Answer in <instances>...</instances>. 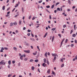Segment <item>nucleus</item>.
Listing matches in <instances>:
<instances>
[{"label": "nucleus", "instance_id": "72a5a7b5", "mask_svg": "<svg viewBox=\"0 0 77 77\" xmlns=\"http://www.w3.org/2000/svg\"><path fill=\"white\" fill-rule=\"evenodd\" d=\"M68 41V39H66V40L65 43H66Z\"/></svg>", "mask_w": 77, "mask_h": 77}, {"label": "nucleus", "instance_id": "4468645a", "mask_svg": "<svg viewBox=\"0 0 77 77\" xmlns=\"http://www.w3.org/2000/svg\"><path fill=\"white\" fill-rule=\"evenodd\" d=\"M60 4V2H57L56 3V4L55 5L56 6H57V5H58Z\"/></svg>", "mask_w": 77, "mask_h": 77}, {"label": "nucleus", "instance_id": "37998d69", "mask_svg": "<svg viewBox=\"0 0 77 77\" xmlns=\"http://www.w3.org/2000/svg\"><path fill=\"white\" fill-rule=\"evenodd\" d=\"M75 59L76 60H77V55H76L75 56Z\"/></svg>", "mask_w": 77, "mask_h": 77}, {"label": "nucleus", "instance_id": "f704fd0d", "mask_svg": "<svg viewBox=\"0 0 77 77\" xmlns=\"http://www.w3.org/2000/svg\"><path fill=\"white\" fill-rule=\"evenodd\" d=\"M26 45H27V46H29V43H26Z\"/></svg>", "mask_w": 77, "mask_h": 77}, {"label": "nucleus", "instance_id": "603ef678", "mask_svg": "<svg viewBox=\"0 0 77 77\" xmlns=\"http://www.w3.org/2000/svg\"><path fill=\"white\" fill-rule=\"evenodd\" d=\"M11 76H12V75H8V77H11Z\"/></svg>", "mask_w": 77, "mask_h": 77}, {"label": "nucleus", "instance_id": "2f4dec72", "mask_svg": "<svg viewBox=\"0 0 77 77\" xmlns=\"http://www.w3.org/2000/svg\"><path fill=\"white\" fill-rule=\"evenodd\" d=\"M33 59H31L29 60V62H33Z\"/></svg>", "mask_w": 77, "mask_h": 77}, {"label": "nucleus", "instance_id": "423d86ee", "mask_svg": "<svg viewBox=\"0 0 77 77\" xmlns=\"http://www.w3.org/2000/svg\"><path fill=\"white\" fill-rule=\"evenodd\" d=\"M23 55H22L20 57V59L21 60H23Z\"/></svg>", "mask_w": 77, "mask_h": 77}, {"label": "nucleus", "instance_id": "6e6552de", "mask_svg": "<svg viewBox=\"0 0 77 77\" xmlns=\"http://www.w3.org/2000/svg\"><path fill=\"white\" fill-rule=\"evenodd\" d=\"M47 32H46V33L45 34V35L43 37L44 38H45V37L47 36V35L48 34Z\"/></svg>", "mask_w": 77, "mask_h": 77}, {"label": "nucleus", "instance_id": "a18cd8bd", "mask_svg": "<svg viewBox=\"0 0 77 77\" xmlns=\"http://www.w3.org/2000/svg\"><path fill=\"white\" fill-rule=\"evenodd\" d=\"M31 17H32V16H31V15H30L29 16V20H30V19L31 18Z\"/></svg>", "mask_w": 77, "mask_h": 77}, {"label": "nucleus", "instance_id": "5701e85b", "mask_svg": "<svg viewBox=\"0 0 77 77\" xmlns=\"http://www.w3.org/2000/svg\"><path fill=\"white\" fill-rule=\"evenodd\" d=\"M18 6V4H17L16 6H15V8H17Z\"/></svg>", "mask_w": 77, "mask_h": 77}, {"label": "nucleus", "instance_id": "69168bd1", "mask_svg": "<svg viewBox=\"0 0 77 77\" xmlns=\"http://www.w3.org/2000/svg\"><path fill=\"white\" fill-rule=\"evenodd\" d=\"M23 30H26V27H24L23 28Z\"/></svg>", "mask_w": 77, "mask_h": 77}, {"label": "nucleus", "instance_id": "864d4df0", "mask_svg": "<svg viewBox=\"0 0 77 77\" xmlns=\"http://www.w3.org/2000/svg\"><path fill=\"white\" fill-rule=\"evenodd\" d=\"M38 71L39 72H40V70H39V69L38 68Z\"/></svg>", "mask_w": 77, "mask_h": 77}, {"label": "nucleus", "instance_id": "79ce46f5", "mask_svg": "<svg viewBox=\"0 0 77 77\" xmlns=\"http://www.w3.org/2000/svg\"><path fill=\"white\" fill-rule=\"evenodd\" d=\"M58 36H60V38H61V34H58Z\"/></svg>", "mask_w": 77, "mask_h": 77}, {"label": "nucleus", "instance_id": "680f3d73", "mask_svg": "<svg viewBox=\"0 0 77 77\" xmlns=\"http://www.w3.org/2000/svg\"><path fill=\"white\" fill-rule=\"evenodd\" d=\"M31 35L32 36V37H34V35H33V34H32V33H31Z\"/></svg>", "mask_w": 77, "mask_h": 77}, {"label": "nucleus", "instance_id": "c03bdc74", "mask_svg": "<svg viewBox=\"0 0 77 77\" xmlns=\"http://www.w3.org/2000/svg\"><path fill=\"white\" fill-rule=\"evenodd\" d=\"M73 30H72H72H71V32H70V34H71V33H72L73 32Z\"/></svg>", "mask_w": 77, "mask_h": 77}, {"label": "nucleus", "instance_id": "4d7b16f0", "mask_svg": "<svg viewBox=\"0 0 77 77\" xmlns=\"http://www.w3.org/2000/svg\"><path fill=\"white\" fill-rule=\"evenodd\" d=\"M27 35H28V36H30V33H28V34H27Z\"/></svg>", "mask_w": 77, "mask_h": 77}, {"label": "nucleus", "instance_id": "1a4fd4ad", "mask_svg": "<svg viewBox=\"0 0 77 77\" xmlns=\"http://www.w3.org/2000/svg\"><path fill=\"white\" fill-rule=\"evenodd\" d=\"M37 51H36L35 52V53H33V55H36V54H37Z\"/></svg>", "mask_w": 77, "mask_h": 77}, {"label": "nucleus", "instance_id": "bf43d9fd", "mask_svg": "<svg viewBox=\"0 0 77 77\" xmlns=\"http://www.w3.org/2000/svg\"><path fill=\"white\" fill-rule=\"evenodd\" d=\"M23 57H26V55L25 54H23Z\"/></svg>", "mask_w": 77, "mask_h": 77}, {"label": "nucleus", "instance_id": "c9c22d12", "mask_svg": "<svg viewBox=\"0 0 77 77\" xmlns=\"http://www.w3.org/2000/svg\"><path fill=\"white\" fill-rule=\"evenodd\" d=\"M47 63L48 65H49V64H50V63H49V61H48V60H47Z\"/></svg>", "mask_w": 77, "mask_h": 77}, {"label": "nucleus", "instance_id": "58836bf2", "mask_svg": "<svg viewBox=\"0 0 77 77\" xmlns=\"http://www.w3.org/2000/svg\"><path fill=\"white\" fill-rule=\"evenodd\" d=\"M74 44H72L71 45V47H74Z\"/></svg>", "mask_w": 77, "mask_h": 77}, {"label": "nucleus", "instance_id": "7c9ffc66", "mask_svg": "<svg viewBox=\"0 0 77 77\" xmlns=\"http://www.w3.org/2000/svg\"><path fill=\"white\" fill-rule=\"evenodd\" d=\"M4 49L5 50H8V48L5 47L4 48Z\"/></svg>", "mask_w": 77, "mask_h": 77}, {"label": "nucleus", "instance_id": "3c124183", "mask_svg": "<svg viewBox=\"0 0 77 77\" xmlns=\"http://www.w3.org/2000/svg\"><path fill=\"white\" fill-rule=\"evenodd\" d=\"M63 66H64V64H63L61 65V67H63Z\"/></svg>", "mask_w": 77, "mask_h": 77}, {"label": "nucleus", "instance_id": "a211bd4d", "mask_svg": "<svg viewBox=\"0 0 77 77\" xmlns=\"http://www.w3.org/2000/svg\"><path fill=\"white\" fill-rule=\"evenodd\" d=\"M8 64L9 65H11V60H9L8 62Z\"/></svg>", "mask_w": 77, "mask_h": 77}, {"label": "nucleus", "instance_id": "9b49d317", "mask_svg": "<svg viewBox=\"0 0 77 77\" xmlns=\"http://www.w3.org/2000/svg\"><path fill=\"white\" fill-rule=\"evenodd\" d=\"M13 48H14V50H15V51H17V48H16L15 47H14Z\"/></svg>", "mask_w": 77, "mask_h": 77}, {"label": "nucleus", "instance_id": "f8f14e48", "mask_svg": "<svg viewBox=\"0 0 77 77\" xmlns=\"http://www.w3.org/2000/svg\"><path fill=\"white\" fill-rule=\"evenodd\" d=\"M52 73L54 75H56V73L53 71H52Z\"/></svg>", "mask_w": 77, "mask_h": 77}, {"label": "nucleus", "instance_id": "473e14b6", "mask_svg": "<svg viewBox=\"0 0 77 77\" xmlns=\"http://www.w3.org/2000/svg\"><path fill=\"white\" fill-rule=\"evenodd\" d=\"M35 69V67L34 66H32V70H33Z\"/></svg>", "mask_w": 77, "mask_h": 77}, {"label": "nucleus", "instance_id": "39448f33", "mask_svg": "<svg viewBox=\"0 0 77 77\" xmlns=\"http://www.w3.org/2000/svg\"><path fill=\"white\" fill-rule=\"evenodd\" d=\"M56 57H54V58L53 60V62H55V60H56Z\"/></svg>", "mask_w": 77, "mask_h": 77}, {"label": "nucleus", "instance_id": "b1692460", "mask_svg": "<svg viewBox=\"0 0 77 77\" xmlns=\"http://www.w3.org/2000/svg\"><path fill=\"white\" fill-rule=\"evenodd\" d=\"M13 26V23H10V26Z\"/></svg>", "mask_w": 77, "mask_h": 77}, {"label": "nucleus", "instance_id": "4c0bfd02", "mask_svg": "<svg viewBox=\"0 0 77 77\" xmlns=\"http://www.w3.org/2000/svg\"><path fill=\"white\" fill-rule=\"evenodd\" d=\"M46 11H47V12H48L49 13H50V11H49L48 10H47V9H46Z\"/></svg>", "mask_w": 77, "mask_h": 77}, {"label": "nucleus", "instance_id": "de8ad7c7", "mask_svg": "<svg viewBox=\"0 0 77 77\" xmlns=\"http://www.w3.org/2000/svg\"><path fill=\"white\" fill-rule=\"evenodd\" d=\"M60 11H62V7H61L60 8Z\"/></svg>", "mask_w": 77, "mask_h": 77}, {"label": "nucleus", "instance_id": "ddd939ff", "mask_svg": "<svg viewBox=\"0 0 77 77\" xmlns=\"http://www.w3.org/2000/svg\"><path fill=\"white\" fill-rule=\"evenodd\" d=\"M5 9V6H4L2 7V10H3V11H4Z\"/></svg>", "mask_w": 77, "mask_h": 77}, {"label": "nucleus", "instance_id": "6e6d98bb", "mask_svg": "<svg viewBox=\"0 0 77 77\" xmlns=\"http://www.w3.org/2000/svg\"><path fill=\"white\" fill-rule=\"evenodd\" d=\"M35 17H34L32 18V20H35Z\"/></svg>", "mask_w": 77, "mask_h": 77}, {"label": "nucleus", "instance_id": "412c9836", "mask_svg": "<svg viewBox=\"0 0 77 77\" xmlns=\"http://www.w3.org/2000/svg\"><path fill=\"white\" fill-rule=\"evenodd\" d=\"M30 39H31V40L32 41H35V40L33 38H30Z\"/></svg>", "mask_w": 77, "mask_h": 77}, {"label": "nucleus", "instance_id": "052dcab7", "mask_svg": "<svg viewBox=\"0 0 77 77\" xmlns=\"http://www.w3.org/2000/svg\"><path fill=\"white\" fill-rule=\"evenodd\" d=\"M1 49L2 50H5V48H3V47H2Z\"/></svg>", "mask_w": 77, "mask_h": 77}, {"label": "nucleus", "instance_id": "7ed1b4c3", "mask_svg": "<svg viewBox=\"0 0 77 77\" xmlns=\"http://www.w3.org/2000/svg\"><path fill=\"white\" fill-rule=\"evenodd\" d=\"M52 55L53 56H57V57H58V55L56 54H52Z\"/></svg>", "mask_w": 77, "mask_h": 77}, {"label": "nucleus", "instance_id": "cd10ccee", "mask_svg": "<svg viewBox=\"0 0 77 77\" xmlns=\"http://www.w3.org/2000/svg\"><path fill=\"white\" fill-rule=\"evenodd\" d=\"M76 36V35H75V34H74L72 35L73 37H75Z\"/></svg>", "mask_w": 77, "mask_h": 77}, {"label": "nucleus", "instance_id": "774afa93", "mask_svg": "<svg viewBox=\"0 0 77 77\" xmlns=\"http://www.w3.org/2000/svg\"><path fill=\"white\" fill-rule=\"evenodd\" d=\"M70 11L71 10L69 9H67V11H68V12H69V11Z\"/></svg>", "mask_w": 77, "mask_h": 77}, {"label": "nucleus", "instance_id": "ea45409f", "mask_svg": "<svg viewBox=\"0 0 77 77\" xmlns=\"http://www.w3.org/2000/svg\"><path fill=\"white\" fill-rule=\"evenodd\" d=\"M57 10L59 11H60V8H57Z\"/></svg>", "mask_w": 77, "mask_h": 77}, {"label": "nucleus", "instance_id": "aec40b11", "mask_svg": "<svg viewBox=\"0 0 77 77\" xmlns=\"http://www.w3.org/2000/svg\"><path fill=\"white\" fill-rule=\"evenodd\" d=\"M56 30V28H53L51 30H53V31H54V30Z\"/></svg>", "mask_w": 77, "mask_h": 77}, {"label": "nucleus", "instance_id": "20e7f679", "mask_svg": "<svg viewBox=\"0 0 77 77\" xmlns=\"http://www.w3.org/2000/svg\"><path fill=\"white\" fill-rule=\"evenodd\" d=\"M46 65H47V64H45V63H43L42 64V66H44V67H45Z\"/></svg>", "mask_w": 77, "mask_h": 77}, {"label": "nucleus", "instance_id": "393cba45", "mask_svg": "<svg viewBox=\"0 0 77 77\" xmlns=\"http://www.w3.org/2000/svg\"><path fill=\"white\" fill-rule=\"evenodd\" d=\"M22 12H24V8H22Z\"/></svg>", "mask_w": 77, "mask_h": 77}, {"label": "nucleus", "instance_id": "f3484780", "mask_svg": "<svg viewBox=\"0 0 77 77\" xmlns=\"http://www.w3.org/2000/svg\"><path fill=\"white\" fill-rule=\"evenodd\" d=\"M13 24H14V26H16V25L17 24V23L16 22H15L13 23Z\"/></svg>", "mask_w": 77, "mask_h": 77}, {"label": "nucleus", "instance_id": "e2e57ef3", "mask_svg": "<svg viewBox=\"0 0 77 77\" xmlns=\"http://www.w3.org/2000/svg\"><path fill=\"white\" fill-rule=\"evenodd\" d=\"M75 6H73L72 7L73 9H75Z\"/></svg>", "mask_w": 77, "mask_h": 77}, {"label": "nucleus", "instance_id": "a878e982", "mask_svg": "<svg viewBox=\"0 0 77 77\" xmlns=\"http://www.w3.org/2000/svg\"><path fill=\"white\" fill-rule=\"evenodd\" d=\"M21 21L20 20L19 21V25H21Z\"/></svg>", "mask_w": 77, "mask_h": 77}, {"label": "nucleus", "instance_id": "c756f323", "mask_svg": "<svg viewBox=\"0 0 77 77\" xmlns=\"http://www.w3.org/2000/svg\"><path fill=\"white\" fill-rule=\"evenodd\" d=\"M38 60H35V62L37 63L38 62Z\"/></svg>", "mask_w": 77, "mask_h": 77}, {"label": "nucleus", "instance_id": "0e129e2a", "mask_svg": "<svg viewBox=\"0 0 77 77\" xmlns=\"http://www.w3.org/2000/svg\"><path fill=\"white\" fill-rule=\"evenodd\" d=\"M9 9H10V7H9L7 10V11H9Z\"/></svg>", "mask_w": 77, "mask_h": 77}, {"label": "nucleus", "instance_id": "a19ab883", "mask_svg": "<svg viewBox=\"0 0 77 77\" xmlns=\"http://www.w3.org/2000/svg\"><path fill=\"white\" fill-rule=\"evenodd\" d=\"M66 27V25H64L63 26V27H64V28H65V27Z\"/></svg>", "mask_w": 77, "mask_h": 77}, {"label": "nucleus", "instance_id": "09e8293b", "mask_svg": "<svg viewBox=\"0 0 77 77\" xmlns=\"http://www.w3.org/2000/svg\"><path fill=\"white\" fill-rule=\"evenodd\" d=\"M42 2V1L41 0L38 2V3H41V2Z\"/></svg>", "mask_w": 77, "mask_h": 77}, {"label": "nucleus", "instance_id": "8fccbe9b", "mask_svg": "<svg viewBox=\"0 0 77 77\" xmlns=\"http://www.w3.org/2000/svg\"><path fill=\"white\" fill-rule=\"evenodd\" d=\"M49 19L50 20H51V15H49Z\"/></svg>", "mask_w": 77, "mask_h": 77}, {"label": "nucleus", "instance_id": "6ab92c4d", "mask_svg": "<svg viewBox=\"0 0 77 77\" xmlns=\"http://www.w3.org/2000/svg\"><path fill=\"white\" fill-rule=\"evenodd\" d=\"M24 60L25 61H26L28 60V58H25L24 59Z\"/></svg>", "mask_w": 77, "mask_h": 77}, {"label": "nucleus", "instance_id": "49530a36", "mask_svg": "<svg viewBox=\"0 0 77 77\" xmlns=\"http://www.w3.org/2000/svg\"><path fill=\"white\" fill-rule=\"evenodd\" d=\"M27 32H31V30H30L29 29H28L27 30Z\"/></svg>", "mask_w": 77, "mask_h": 77}, {"label": "nucleus", "instance_id": "2eb2a0df", "mask_svg": "<svg viewBox=\"0 0 77 77\" xmlns=\"http://www.w3.org/2000/svg\"><path fill=\"white\" fill-rule=\"evenodd\" d=\"M54 36H53L52 38V42H53V41L54 40Z\"/></svg>", "mask_w": 77, "mask_h": 77}, {"label": "nucleus", "instance_id": "c85d7f7f", "mask_svg": "<svg viewBox=\"0 0 77 77\" xmlns=\"http://www.w3.org/2000/svg\"><path fill=\"white\" fill-rule=\"evenodd\" d=\"M46 8H50V6L49 5H48V6H46Z\"/></svg>", "mask_w": 77, "mask_h": 77}, {"label": "nucleus", "instance_id": "0eeeda50", "mask_svg": "<svg viewBox=\"0 0 77 77\" xmlns=\"http://www.w3.org/2000/svg\"><path fill=\"white\" fill-rule=\"evenodd\" d=\"M47 72L48 74H50V69H48L47 71Z\"/></svg>", "mask_w": 77, "mask_h": 77}, {"label": "nucleus", "instance_id": "bb28decb", "mask_svg": "<svg viewBox=\"0 0 77 77\" xmlns=\"http://www.w3.org/2000/svg\"><path fill=\"white\" fill-rule=\"evenodd\" d=\"M68 3L69 4H71V1H70V0H68Z\"/></svg>", "mask_w": 77, "mask_h": 77}, {"label": "nucleus", "instance_id": "f257e3e1", "mask_svg": "<svg viewBox=\"0 0 77 77\" xmlns=\"http://www.w3.org/2000/svg\"><path fill=\"white\" fill-rule=\"evenodd\" d=\"M0 65H5L6 63L5 62V61L4 60H2L0 62Z\"/></svg>", "mask_w": 77, "mask_h": 77}, {"label": "nucleus", "instance_id": "e433bc0d", "mask_svg": "<svg viewBox=\"0 0 77 77\" xmlns=\"http://www.w3.org/2000/svg\"><path fill=\"white\" fill-rule=\"evenodd\" d=\"M12 62V63H13V64H14V63H15V60L13 61Z\"/></svg>", "mask_w": 77, "mask_h": 77}, {"label": "nucleus", "instance_id": "4be33fe9", "mask_svg": "<svg viewBox=\"0 0 77 77\" xmlns=\"http://www.w3.org/2000/svg\"><path fill=\"white\" fill-rule=\"evenodd\" d=\"M45 56H46V57H47V52H46L45 54Z\"/></svg>", "mask_w": 77, "mask_h": 77}, {"label": "nucleus", "instance_id": "338daca9", "mask_svg": "<svg viewBox=\"0 0 77 77\" xmlns=\"http://www.w3.org/2000/svg\"><path fill=\"white\" fill-rule=\"evenodd\" d=\"M1 51V52H3V50L2 49H1V51Z\"/></svg>", "mask_w": 77, "mask_h": 77}, {"label": "nucleus", "instance_id": "5fc2aeb1", "mask_svg": "<svg viewBox=\"0 0 77 77\" xmlns=\"http://www.w3.org/2000/svg\"><path fill=\"white\" fill-rule=\"evenodd\" d=\"M18 15H19V14H17L16 15H15L14 17H18Z\"/></svg>", "mask_w": 77, "mask_h": 77}, {"label": "nucleus", "instance_id": "dca6fc26", "mask_svg": "<svg viewBox=\"0 0 77 77\" xmlns=\"http://www.w3.org/2000/svg\"><path fill=\"white\" fill-rule=\"evenodd\" d=\"M54 4L51 6V9H53L54 8Z\"/></svg>", "mask_w": 77, "mask_h": 77}, {"label": "nucleus", "instance_id": "9d476101", "mask_svg": "<svg viewBox=\"0 0 77 77\" xmlns=\"http://www.w3.org/2000/svg\"><path fill=\"white\" fill-rule=\"evenodd\" d=\"M44 62H45V63H46L47 62V60L45 58H44Z\"/></svg>", "mask_w": 77, "mask_h": 77}, {"label": "nucleus", "instance_id": "f03ea898", "mask_svg": "<svg viewBox=\"0 0 77 77\" xmlns=\"http://www.w3.org/2000/svg\"><path fill=\"white\" fill-rule=\"evenodd\" d=\"M23 51L25 52V53H30V51L29 50H24Z\"/></svg>", "mask_w": 77, "mask_h": 77}, {"label": "nucleus", "instance_id": "13d9d810", "mask_svg": "<svg viewBox=\"0 0 77 77\" xmlns=\"http://www.w3.org/2000/svg\"><path fill=\"white\" fill-rule=\"evenodd\" d=\"M75 44H77V40H75Z\"/></svg>", "mask_w": 77, "mask_h": 77}]
</instances>
